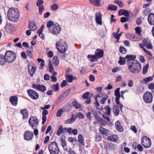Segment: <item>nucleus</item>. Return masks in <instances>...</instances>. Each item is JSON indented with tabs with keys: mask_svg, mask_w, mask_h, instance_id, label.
Instances as JSON below:
<instances>
[{
	"mask_svg": "<svg viewBox=\"0 0 154 154\" xmlns=\"http://www.w3.org/2000/svg\"><path fill=\"white\" fill-rule=\"evenodd\" d=\"M128 67L130 72L134 74L138 73L142 69L141 64L137 60L132 61L128 63Z\"/></svg>",
	"mask_w": 154,
	"mask_h": 154,
	"instance_id": "1",
	"label": "nucleus"
},
{
	"mask_svg": "<svg viewBox=\"0 0 154 154\" xmlns=\"http://www.w3.org/2000/svg\"><path fill=\"white\" fill-rule=\"evenodd\" d=\"M20 14L17 9L13 8L9 9L7 13V17L9 20L12 22L18 21Z\"/></svg>",
	"mask_w": 154,
	"mask_h": 154,
	"instance_id": "2",
	"label": "nucleus"
},
{
	"mask_svg": "<svg viewBox=\"0 0 154 154\" xmlns=\"http://www.w3.org/2000/svg\"><path fill=\"white\" fill-rule=\"evenodd\" d=\"M104 51L101 49H97L95 51V54L94 55L89 54L87 58L91 62H93L97 61L98 59L101 58L103 56Z\"/></svg>",
	"mask_w": 154,
	"mask_h": 154,
	"instance_id": "3",
	"label": "nucleus"
},
{
	"mask_svg": "<svg viewBox=\"0 0 154 154\" xmlns=\"http://www.w3.org/2000/svg\"><path fill=\"white\" fill-rule=\"evenodd\" d=\"M48 149L50 154H58L60 149L56 142H53L49 144Z\"/></svg>",
	"mask_w": 154,
	"mask_h": 154,
	"instance_id": "4",
	"label": "nucleus"
},
{
	"mask_svg": "<svg viewBox=\"0 0 154 154\" xmlns=\"http://www.w3.org/2000/svg\"><path fill=\"white\" fill-rule=\"evenodd\" d=\"M16 54L11 51H7L5 53L6 61L9 63L13 62L16 59Z\"/></svg>",
	"mask_w": 154,
	"mask_h": 154,
	"instance_id": "5",
	"label": "nucleus"
},
{
	"mask_svg": "<svg viewBox=\"0 0 154 154\" xmlns=\"http://www.w3.org/2000/svg\"><path fill=\"white\" fill-rule=\"evenodd\" d=\"M56 46L59 51L61 53H65L68 48V46L66 42H64L63 44L59 42L56 43Z\"/></svg>",
	"mask_w": 154,
	"mask_h": 154,
	"instance_id": "6",
	"label": "nucleus"
},
{
	"mask_svg": "<svg viewBox=\"0 0 154 154\" xmlns=\"http://www.w3.org/2000/svg\"><path fill=\"white\" fill-rule=\"evenodd\" d=\"M29 123L33 129L37 128L39 121L36 116H32L30 117L29 120Z\"/></svg>",
	"mask_w": 154,
	"mask_h": 154,
	"instance_id": "7",
	"label": "nucleus"
},
{
	"mask_svg": "<svg viewBox=\"0 0 154 154\" xmlns=\"http://www.w3.org/2000/svg\"><path fill=\"white\" fill-rule=\"evenodd\" d=\"M143 98L144 102L146 103H151L152 101V94L150 92L146 91L144 94Z\"/></svg>",
	"mask_w": 154,
	"mask_h": 154,
	"instance_id": "8",
	"label": "nucleus"
},
{
	"mask_svg": "<svg viewBox=\"0 0 154 154\" xmlns=\"http://www.w3.org/2000/svg\"><path fill=\"white\" fill-rule=\"evenodd\" d=\"M37 67L32 62L28 64V69L29 73L31 77H32L36 72Z\"/></svg>",
	"mask_w": 154,
	"mask_h": 154,
	"instance_id": "9",
	"label": "nucleus"
},
{
	"mask_svg": "<svg viewBox=\"0 0 154 154\" xmlns=\"http://www.w3.org/2000/svg\"><path fill=\"white\" fill-rule=\"evenodd\" d=\"M142 143L145 148L149 147L151 145L150 139L146 136H143L141 139Z\"/></svg>",
	"mask_w": 154,
	"mask_h": 154,
	"instance_id": "10",
	"label": "nucleus"
},
{
	"mask_svg": "<svg viewBox=\"0 0 154 154\" xmlns=\"http://www.w3.org/2000/svg\"><path fill=\"white\" fill-rule=\"evenodd\" d=\"M61 27L59 24L55 23L54 25L53 28L50 29V31L51 33L54 35H57L60 33L61 31Z\"/></svg>",
	"mask_w": 154,
	"mask_h": 154,
	"instance_id": "11",
	"label": "nucleus"
},
{
	"mask_svg": "<svg viewBox=\"0 0 154 154\" xmlns=\"http://www.w3.org/2000/svg\"><path fill=\"white\" fill-rule=\"evenodd\" d=\"M29 97L33 100H37L39 97L38 93L32 89L28 90L27 91Z\"/></svg>",
	"mask_w": 154,
	"mask_h": 154,
	"instance_id": "12",
	"label": "nucleus"
},
{
	"mask_svg": "<svg viewBox=\"0 0 154 154\" xmlns=\"http://www.w3.org/2000/svg\"><path fill=\"white\" fill-rule=\"evenodd\" d=\"M96 97L97 98L99 97L101 98L100 101V102L102 104H104L108 98V95L105 93H102L101 94H98L96 96Z\"/></svg>",
	"mask_w": 154,
	"mask_h": 154,
	"instance_id": "13",
	"label": "nucleus"
},
{
	"mask_svg": "<svg viewBox=\"0 0 154 154\" xmlns=\"http://www.w3.org/2000/svg\"><path fill=\"white\" fill-rule=\"evenodd\" d=\"M24 136L25 140L28 141L30 140L33 137V134L32 132L27 131H25Z\"/></svg>",
	"mask_w": 154,
	"mask_h": 154,
	"instance_id": "14",
	"label": "nucleus"
},
{
	"mask_svg": "<svg viewBox=\"0 0 154 154\" xmlns=\"http://www.w3.org/2000/svg\"><path fill=\"white\" fill-rule=\"evenodd\" d=\"M32 86L34 88L36 89L37 90L42 92H44L46 89V87L44 85H41L39 84H33Z\"/></svg>",
	"mask_w": 154,
	"mask_h": 154,
	"instance_id": "15",
	"label": "nucleus"
},
{
	"mask_svg": "<svg viewBox=\"0 0 154 154\" xmlns=\"http://www.w3.org/2000/svg\"><path fill=\"white\" fill-rule=\"evenodd\" d=\"M142 42L144 46L146 47L148 49L152 48V45L150 41L148 38H144Z\"/></svg>",
	"mask_w": 154,
	"mask_h": 154,
	"instance_id": "16",
	"label": "nucleus"
},
{
	"mask_svg": "<svg viewBox=\"0 0 154 154\" xmlns=\"http://www.w3.org/2000/svg\"><path fill=\"white\" fill-rule=\"evenodd\" d=\"M9 101L12 106H16L18 103V97L16 96H11L9 98Z\"/></svg>",
	"mask_w": 154,
	"mask_h": 154,
	"instance_id": "17",
	"label": "nucleus"
},
{
	"mask_svg": "<svg viewBox=\"0 0 154 154\" xmlns=\"http://www.w3.org/2000/svg\"><path fill=\"white\" fill-rule=\"evenodd\" d=\"M95 20L97 24L100 25H102V15L99 12H97L95 14Z\"/></svg>",
	"mask_w": 154,
	"mask_h": 154,
	"instance_id": "18",
	"label": "nucleus"
},
{
	"mask_svg": "<svg viewBox=\"0 0 154 154\" xmlns=\"http://www.w3.org/2000/svg\"><path fill=\"white\" fill-rule=\"evenodd\" d=\"M67 132V128H63L62 125H60L58 127V130L56 134L58 135H60L61 133L66 134Z\"/></svg>",
	"mask_w": 154,
	"mask_h": 154,
	"instance_id": "19",
	"label": "nucleus"
},
{
	"mask_svg": "<svg viewBox=\"0 0 154 154\" xmlns=\"http://www.w3.org/2000/svg\"><path fill=\"white\" fill-rule=\"evenodd\" d=\"M136 58V56L135 55H132L131 54L127 55L125 57V59L128 63H128L132 62V61L137 60H135Z\"/></svg>",
	"mask_w": 154,
	"mask_h": 154,
	"instance_id": "20",
	"label": "nucleus"
},
{
	"mask_svg": "<svg viewBox=\"0 0 154 154\" xmlns=\"http://www.w3.org/2000/svg\"><path fill=\"white\" fill-rule=\"evenodd\" d=\"M76 118V116L73 114L72 115V117L71 118L67 119L65 121V123L67 124H72L75 122Z\"/></svg>",
	"mask_w": 154,
	"mask_h": 154,
	"instance_id": "21",
	"label": "nucleus"
},
{
	"mask_svg": "<svg viewBox=\"0 0 154 154\" xmlns=\"http://www.w3.org/2000/svg\"><path fill=\"white\" fill-rule=\"evenodd\" d=\"M94 116L98 122L101 123L102 124L105 125V121L102 119V118L97 114V112L94 113Z\"/></svg>",
	"mask_w": 154,
	"mask_h": 154,
	"instance_id": "22",
	"label": "nucleus"
},
{
	"mask_svg": "<svg viewBox=\"0 0 154 154\" xmlns=\"http://www.w3.org/2000/svg\"><path fill=\"white\" fill-rule=\"evenodd\" d=\"M29 27L30 30L33 31L36 30L37 28L36 23L33 21L29 22Z\"/></svg>",
	"mask_w": 154,
	"mask_h": 154,
	"instance_id": "23",
	"label": "nucleus"
},
{
	"mask_svg": "<svg viewBox=\"0 0 154 154\" xmlns=\"http://www.w3.org/2000/svg\"><path fill=\"white\" fill-rule=\"evenodd\" d=\"M149 23L152 25H154V14L151 13L149 14L148 18Z\"/></svg>",
	"mask_w": 154,
	"mask_h": 154,
	"instance_id": "24",
	"label": "nucleus"
},
{
	"mask_svg": "<svg viewBox=\"0 0 154 154\" xmlns=\"http://www.w3.org/2000/svg\"><path fill=\"white\" fill-rule=\"evenodd\" d=\"M66 81L69 82H72L73 80L77 79V78L75 77L73 75H69L68 74H66Z\"/></svg>",
	"mask_w": 154,
	"mask_h": 154,
	"instance_id": "25",
	"label": "nucleus"
},
{
	"mask_svg": "<svg viewBox=\"0 0 154 154\" xmlns=\"http://www.w3.org/2000/svg\"><path fill=\"white\" fill-rule=\"evenodd\" d=\"M115 126L117 130L119 132H122L124 130L123 127L121 125L119 120H117L116 122Z\"/></svg>",
	"mask_w": 154,
	"mask_h": 154,
	"instance_id": "26",
	"label": "nucleus"
},
{
	"mask_svg": "<svg viewBox=\"0 0 154 154\" xmlns=\"http://www.w3.org/2000/svg\"><path fill=\"white\" fill-rule=\"evenodd\" d=\"M107 139L109 141L113 142L117 141L118 140V136L116 134H114L107 137Z\"/></svg>",
	"mask_w": 154,
	"mask_h": 154,
	"instance_id": "27",
	"label": "nucleus"
},
{
	"mask_svg": "<svg viewBox=\"0 0 154 154\" xmlns=\"http://www.w3.org/2000/svg\"><path fill=\"white\" fill-rule=\"evenodd\" d=\"M119 98H120L116 97L115 101L117 104L115 106H116V107H119L121 112H122V109L123 106L122 104L120 103L119 101Z\"/></svg>",
	"mask_w": 154,
	"mask_h": 154,
	"instance_id": "28",
	"label": "nucleus"
},
{
	"mask_svg": "<svg viewBox=\"0 0 154 154\" xmlns=\"http://www.w3.org/2000/svg\"><path fill=\"white\" fill-rule=\"evenodd\" d=\"M99 131L102 134L107 136L108 135L109 131L103 127H100L99 129Z\"/></svg>",
	"mask_w": 154,
	"mask_h": 154,
	"instance_id": "29",
	"label": "nucleus"
},
{
	"mask_svg": "<svg viewBox=\"0 0 154 154\" xmlns=\"http://www.w3.org/2000/svg\"><path fill=\"white\" fill-rule=\"evenodd\" d=\"M6 62L5 54L4 56L2 54H0V65H3L5 64Z\"/></svg>",
	"mask_w": 154,
	"mask_h": 154,
	"instance_id": "30",
	"label": "nucleus"
},
{
	"mask_svg": "<svg viewBox=\"0 0 154 154\" xmlns=\"http://www.w3.org/2000/svg\"><path fill=\"white\" fill-rule=\"evenodd\" d=\"M53 65L54 66H57L59 63V61L57 56H55L52 60Z\"/></svg>",
	"mask_w": 154,
	"mask_h": 154,
	"instance_id": "31",
	"label": "nucleus"
},
{
	"mask_svg": "<svg viewBox=\"0 0 154 154\" xmlns=\"http://www.w3.org/2000/svg\"><path fill=\"white\" fill-rule=\"evenodd\" d=\"M20 113L23 115V119H26L28 117V112L26 109L21 110L20 111Z\"/></svg>",
	"mask_w": 154,
	"mask_h": 154,
	"instance_id": "32",
	"label": "nucleus"
},
{
	"mask_svg": "<svg viewBox=\"0 0 154 154\" xmlns=\"http://www.w3.org/2000/svg\"><path fill=\"white\" fill-rule=\"evenodd\" d=\"M89 1L95 6H98L100 5V0H89Z\"/></svg>",
	"mask_w": 154,
	"mask_h": 154,
	"instance_id": "33",
	"label": "nucleus"
},
{
	"mask_svg": "<svg viewBox=\"0 0 154 154\" xmlns=\"http://www.w3.org/2000/svg\"><path fill=\"white\" fill-rule=\"evenodd\" d=\"M78 139L79 142L82 145H84L85 143L84 142V139L82 137V134H79L78 136Z\"/></svg>",
	"mask_w": 154,
	"mask_h": 154,
	"instance_id": "34",
	"label": "nucleus"
},
{
	"mask_svg": "<svg viewBox=\"0 0 154 154\" xmlns=\"http://www.w3.org/2000/svg\"><path fill=\"white\" fill-rule=\"evenodd\" d=\"M55 23H54V22L51 21L50 20L48 21L47 23V27L50 30L51 28H52L54 26V25Z\"/></svg>",
	"mask_w": 154,
	"mask_h": 154,
	"instance_id": "35",
	"label": "nucleus"
},
{
	"mask_svg": "<svg viewBox=\"0 0 154 154\" xmlns=\"http://www.w3.org/2000/svg\"><path fill=\"white\" fill-rule=\"evenodd\" d=\"M72 105L75 109H79L81 107V105L76 101H74L72 102Z\"/></svg>",
	"mask_w": 154,
	"mask_h": 154,
	"instance_id": "36",
	"label": "nucleus"
},
{
	"mask_svg": "<svg viewBox=\"0 0 154 154\" xmlns=\"http://www.w3.org/2000/svg\"><path fill=\"white\" fill-rule=\"evenodd\" d=\"M126 60L125 57L124 58L122 57L121 56H120L119 57V60L118 61V63L122 65H125V64Z\"/></svg>",
	"mask_w": 154,
	"mask_h": 154,
	"instance_id": "37",
	"label": "nucleus"
},
{
	"mask_svg": "<svg viewBox=\"0 0 154 154\" xmlns=\"http://www.w3.org/2000/svg\"><path fill=\"white\" fill-rule=\"evenodd\" d=\"M153 77H149L143 79L142 80H141V82L143 83H145L151 81Z\"/></svg>",
	"mask_w": 154,
	"mask_h": 154,
	"instance_id": "38",
	"label": "nucleus"
},
{
	"mask_svg": "<svg viewBox=\"0 0 154 154\" xmlns=\"http://www.w3.org/2000/svg\"><path fill=\"white\" fill-rule=\"evenodd\" d=\"M52 89L55 91H58L59 89V85L58 83H57L56 84H53L51 86Z\"/></svg>",
	"mask_w": 154,
	"mask_h": 154,
	"instance_id": "39",
	"label": "nucleus"
},
{
	"mask_svg": "<svg viewBox=\"0 0 154 154\" xmlns=\"http://www.w3.org/2000/svg\"><path fill=\"white\" fill-rule=\"evenodd\" d=\"M119 107H116V106H113V109L114 110V113L116 116H118L119 114V110L118 108Z\"/></svg>",
	"mask_w": 154,
	"mask_h": 154,
	"instance_id": "40",
	"label": "nucleus"
},
{
	"mask_svg": "<svg viewBox=\"0 0 154 154\" xmlns=\"http://www.w3.org/2000/svg\"><path fill=\"white\" fill-rule=\"evenodd\" d=\"M118 7L113 5L111 4L107 8V9L110 10H116Z\"/></svg>",
	"mask_w": 154,
	"mask_h": 154,
	"instance_id": "41",
	"label": "nucleus"
},
{
	"mask_svg": "<svg viewBox=\"0 0 154 154\" xmlns=\"http://www.w3.org/2000/svg\"><path fill=\"white\" fill-rule=\"evenodd\" d=\"M135 29L136 33L138 35L141 36V32H142V30L140 27L138 26L135 28Z\"/></svg>",
	"mask_w": 154,
	"mask_h": 154,
	"instance_id": "42",
	"label": "nucleus"
},
{
	"mask_svg": "<svg viewBox=\"0 0 154 154\" xmlns=\"http://www.w3.org/2000/svg\"><path fill=\"white\" fill-rule=\"evenodd\" d=\"M149 66L148 64H147L143 67V74L145 75L147 72Z\"/></svg>",
	"mask_w": 154,
	"mask_h": 154,
	"instance_id": "43",
	"label": "nucleus"
},
{
	"mask_svg": "<svg viewBox=\"0 0 154 154\" xmlns=\"http://www.w3.org/2000/svg\"><path fill=\"white\" fill-rule=\"evenodd\" d=\"M119 51L122 54H125L127 52V50L123 46H120L119 48Z\"/></svg>",
	"mask_w": 154,
	"mask_h": 154,
	"instance_id": "44",
	"label": "nucleus"
},
{
	"mask_svg": "<svg viewBox=\"0 0 154 154\" xmlns=\"http://www.w3.org/2000/svg\"><path fill=\"white\" fill-rule=\"evenodd\" d=\"M105 109L106 111V114L109 116L110 115V107L108 106H106L105 107Z\"/></svg>",
	"mask_w": 154,
	"mask_h": 154,
	"instance_id": "45",
	"label": "nucleus"
},
{
	"mask_svg": "<svg viewBox=\"0 0 154 154\" xmlns=\"http://www.w3.org/2000/svg\"><path fill=\"white\" fill-rule=\"evenodd\" d=\"M39 13L40 15H41L45 10V7L43 5L39 6Z\"/></svg>",
	"mask_w": 154,
	"mask_h": 154,
	"instance_id": "46",
	"label": "nucleus"
},
{
	"mask_svg": "<svg viewBox=\"0 0 154 154\" xmlns=\"http://www.w3.org/2000/svg\"><path fill=\"white\" fill-rule=\"evenodd\" d=\"M90 93L89 92H85L82 95V97L83 99H85L89 97V95Z\"/></svg>",
	"mask_w": 154,
	"mask_h": 154,
	"instance_id": "47",
	"label": "nucleus"
},
{
	"mask_svg": "<svg viewBox=\"0 0 154 154\" xmlns=\"http://www.w3.org/2000/svg\"><path fill=\"white\" fill-rule=\"evenodd\" d=\"M127 38L133 41V38H134V34H127L126 35Z\"/></svg>",
	"mask_w": 154,
	"mask_h": 154,
	"instance_id": "48",
	"label": "nucleus"
},
{
	"mask_svg": "<svg viewBox=\"0 0 154 154\" xmlns=\"http://www.w3.org/2000/svg\"><path fill=\"white\" fill-rule=\"evenodd\" d=\"M59 7L58 5L56 3H54L51 6V10L53 11H55L58 9Z\"/></svg>",
	"mask_w": 154,
	"mask_h": 154,
	"instance_id": "49",
	"label": "nucleus"
},
{
	"mask_svg": "<svg viewBox=\"0 0 154 154\" xmlns=\"http://www.w3.org/2000/svg\"><path fill=\"white\" fill-rule=\"evenodd\" d=\"M63 111L62 109H60L58 110L57 112V116L58 117H61L63 114Z\"/></svg>",
	"mask_w": 154,
	"mask_h": 154,
	"instance_id": "50",
	"label": "nucleus"
},
{
	"mask_svg": "<svg viewBox=\"0 0 154 154\" xmlns=\"http://www.w3.org/2000/svg\"><path fill=\"white\" fill-rule=\"evenodd\" d=\"M68 95V94H66L65 95H64L63 94H61L59 97V99L60 101H63L64 99Z\"/></svg>",
	"mask_w": 154,
	"mask_h": 154,
	"instance_id": "51",
	"label": "nucleus"
},
{
	"mask_svg": "<svg viewBox=\"0 0 154 154\" xmlns=\"http://www.w3.org/2000/svg\"><path fill=\"white\" fill-rule=\"evenodd\" d=\"M114 3L118 5L120 7L122 8L123 6V3L122 2L119 0H116Z\"/></svg>",
	"mask_w": 154,
	"mask_h": 154,
	"instance_id": "52",
	"label": "nucleus"
},
{
	"mask_svg": "<svg viewBox=\"0 0 154 154\" xmlns=\"http://www.w3.org/2000/svg\"><path fill=\"white\" fill-rule=\"evenodd\" d=\"M42 32L38 31V33L39 34V36L40 37V38L41 39H42L43 40H44L45 39V37L44 35L42 33Z\"/></svg>",
	"mask_w": 154,
	"mask_h": 154,
	"instance_id": "53",
	"label": "nucleus"
},
{
	"mask_svg": "<svg viewBox=\"0 0 154 154\" xmlns=\"http://www.w3.org/2000/svg\"><path fill=\"white\" fill-rule=\"evenodd\" d=\"M77 116L79 119H82L84 118L85 116L81 112L78 113L77 114Z\"/></svg>",
	"mask_w": 154,
	"mask_h": 154,
	"instance_id": "54",
	"label": "nucleus"
},
{
	"mask_svg": "<svg viewBox=\"0 0 154 154\" xmlns=\"http://www.w3.org/2000/svg\"><path fill=\"white\" fill-rule=\"evenodd\" d=\"M44 3V2L42 0H38L36 2V5L37 6H39L40 5H42Z\"/></svg>",
	"mask_w": 154,
	"mask_h": 154,
	"instance_id": "55",
	"label": "nucleus"
},
{
	"mask_svg": "<svg viewBox=\"0 0 154 154\" xmlns=\"http://www.w3.org/2000/svg\"><path fill=\"white\" fill-rule=\"evenodd\" d=\"M149 12V9L147 8L145 9L143 11V14L146 16L147 15Z\"/></svg>",
	"mask_w": 154,
	"mask_h": 154,
	"instance_id": "56",
	"label": "nucleus"
},
{
	"mask_svg": "<svg viewBox=\"0 0 154 154\" xmlns=\"http://www.w3.org/2000/svg\"><path fill=\"white\" fill-rule=\"evenodd\" d=\"M128 18L122 17L121 18L120 21L122 23H125L128 21Z\"/></svg>",
	"mask_w": 154,
	"mask_h": 154,
	"instance_id": "57",
	"label": "nucleus"
},
{
	"mask_svg": "<svg viewBox=\"0 0 154 154\" xmlns=\"http://www.w3.org/2000/svg\"><path fill=\"white\" fill-rule=\"evenodd\" d=\"M49 71L51 72H52L54 70V68L53 66L51 65V60H50V61L49 62Z\"/></svg>",
	"mask_w": 154,
	"mask_h": 154,
	"instance_id": "58",
	"label": "nucleus"
},
{
	"mask_svg": "<svg viewBox=\"0 0 154 154\" xmlns=\"http://www.w3.org/2000/svg\"><path fill=\"white\" fill-rule=\"evenodd\" d=\"M51 81L53 82H56L57 81V78L54 76L52 75L51 76Z\"/></svg>",
	"mask_w": 154,
	"mask_h": 154,
	"instance_id": "59",
	"label": "nucleus"
},
{
	"mask_svg": "<svg viewBox=\"0 0 154 154\" xmlns=\"http://www.w3.org/2000/svg\"><path fill=\"white\" fill-rule=\"evenodd\" d=\"M21 57L24 59H25L27 58V56L24 51H22L21 54Z\"/></svg>",
	"mask_w": 154,
	"mask_h": 154,
	"instance_id": "60",
	"label": "nucleus"
},
{
	"mask_svg": "<svg viewBox=\"0 0 154 154\" xmlns=\"http://www.w3.org/2000/svg\"><path fill=\"white\" fill-rule=\"evenodd\" d=\"M26 54L30 58H32V52L30 50H27L26 51Z\"/></svg>",
	"mask_w": 154,
	"mask_h": 154,
	"instance_id": "61",
	"label": "nucleus"
},
{
	"mask_svg": "<svg viewBox=\"0 0 154 154\" xmlns=\"http://www.w3.org/2000/svg\"><path fill=\"white\" fill-rule=\"evenodd\" d=\"M87 100H86L85 101V103L87 104H90L91 102V98L90 97H89L86 99Z\"/></svg>",
	"mask_w": 154,
	"mask_h": 154,
	"instance_id": "62",
	"label": "nucleus"
},
{
	"mask_svg": "<svg viewBox=\"0 0 154 154\" xmlns=\"http://www.w3.org/2000/svg\"><path fill=\"white\" fill-rule=\"evenodd\" d=\"M131 129L135 133H137V130L136 128V127L134 125L131 127Z\"/></svg>",
	"mask_w": 154,
	"mask_h": 154,
	"instance_id": "63",
	"label": "nucleus"
},
{
	"mask_svg": "<svg viewBox=\"0 0 154 154\" xmlns=\"http://www.w3.org/2000/svg\"><path fill=\"white\" fill-rule=\"evenodd\" d=\"M89 79L91 82H94L95 79L94 76L92 75H90L89 76Z\"/></svg>",
	"mask_w": 154,
	"mask_h": 154,
	"instance_id": "64",
	"label": "nucleus"
}]
</instances>
